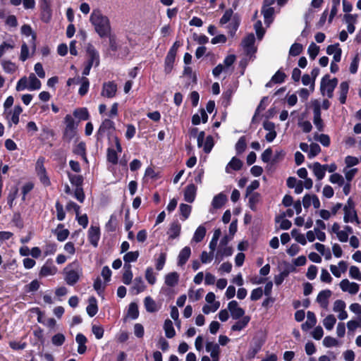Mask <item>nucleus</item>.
<instances>
[{
  "mask_svg": "<svg viewBox=\"0 0 361 361\" xmlns=\"http://www.w3.org/2000/svg\"><path fill=\"white\" fill-rule=\"evenodd\" d=\"M206 235V228L203 226H200L195 231L193 236V240L196 243L201 242Z\"/></svg>",
  "mask_w": 361,
  "mask_h": 361,
  "instance_id": "nucleus-35",
  "label": "nucleus"
},
{
  "mask_svg": "<svg viewBox=\"0 0 361 361\" xmlns=\"http://www.w3.org/2000/svg\"><path fill=\"white\" fill-rule=\"evenodd\" d=\"M317 319L314 312L308 311L307 313V321L302 324V329L305 331H308L315 326Z\"/></svg>",
  "mask_w": 361,
  "mask_h": 361,
  "instance_id": "nucleus-17",
  "label": "nucleus"
},
{
  "mask_svg": "<svg viewBox=\"0 0 361 361\" xmlns=\"http://www.w3.org/2000/svg\"><path fill=\"white\" fill-rule=\"evenodd\" d=\"M73 115L80 121H86L89 118V113L86 108H80L75 109L73 111Z\"/></svg>",
  "mask_w": 361,
  "mask_h": 361,
  "instance_id": "nucleus-34",
  "label": "nucleus"
},
{
  "mask_svg": "<svg viewBox=\"0 0 361 361\" xmlns=\"http://www.w3.org/2000/svg\"><path fill=\"white\" fill-rule=\"evenodd\" d=\"M226 195L223 193H219L214 197L212 204L214 209H219L226 203Z\"/></svg>",
  "mask_w": 361,
  "mask_h": 361,
  "instance_id": "nucleus-22",
  "label": "nucleus"
},
{
  "mask_svg": "<svg viewBox=\"0 0 361 361\" xmlns=\"http://www.w3.org/2000/svg\"><path fill=\"white\" fill-rule=\"evenodd\" d=\"M41 87L40 80L37 78L34 73L29 75V85L28 89L30 90H39Z\"/></svg>",
  "mask_w": 361,
  "mask_h": 361,
  "instance_id": "nucleus-32",
  "label": "nucleus"
},
{
  "mask_svg": "<svg viewBox=\"0 0 361 361\" xmlns=\"http://www.w3.org/2000/svg\"><path fill=\"white\" fill-rule=\"evenodd\" d=\"M330 181L332 183H337L338 185L341 186L344 183V178L339 173H333L330 176Z\"/></svg>",
  "mask_w": 361,
  "mask_h": 361,
  "instance_id": "nucleus-61",
  "label": "nucleus"
},
{
  "mask_svg": "<svg viewBox=\"0 0 361 361\" xmlns=\"http://www.w3.org/2000/svg\"><path fill=\"white\" fill-rule=\"evenodd\" d=\"M21 33L26 36L32 35V39H31L32 45L31 46H32V51L34 52L36 49V44H35L36 35L32 33L31 27L29 25H23L21 27Z\"/></svg>",
  "mask_w": 361,
  "mask_h": 361,
  "instance_id": "nucleus-21",
  "label": "nucleus"
},
{
  "mask_svg": "<svg viewBox=\"0 0 361 361\" xmlns=\"http://www.w3.org/2000/svg\"><path fill=\"white\" fill-rule=\"evenodd\" d=\"M286 78V75L281 72V71H278L272 77L271 81L275 83H281L284 81Z\"/></svg>",
  "mask_w": 361,
  "mask_h": 361,
  "instance_id": "nucleus-60",
  "label": "nucleus"
},
{
  "mask_svg": "<svg viewBox=\"0 0 361 361\" xmlns=\"http://www.w3.org/2000/svg\"><path fill=\"white\" fill-rule=\"evenodd\" d=\"M89 305L87 307V312L90 317H94L98 311L97 300L94 297H90L88 300Z\"/></svg>",
  "mask_w": 361,
  "mask_h": 361,
  "instance_id": "nucleus-26",
  "label": "nucleus"
},
{
  "mask_svg": "<svg viewBox=\"0 0 361 361\" xmlns=\"http://www.w3.org/2000/svg\"><path fill=\"white\" fill-rule=\"evenodd\" d=\"M23 109L20 106H16L13 109V111L11 116V121L14 124H18L19 122V116L22 113Z\"/></svg>",
  "mask_w": 361,
  "mask_h": 361,
  "instance_id": "nucleus-49",
  "label": "nucleus"
},
{
  "mask_svg": "<svg viewBox=\"0 0 361 361\" xmlns=\"http://www.w3.org/2000/svg\"><path fill=\"white\" fill-rule=\"evenodd\" d=\"M243 164V163L240 159L234 157L227 164L226 167V172L230 173L231 169L234 171H239L241 169Z\"/></svg>",
  "mask_w": 361,
  "mask_h": 361,
  "instance_id": "nucleus-18",
  "label": "nucleus"
},
{
  "mask_svg": "<svg viewBox=\"0 0 361 361\" xmlns=\"http://www.w3.org/2000/svg\"><path fill=\"white\" fill-rule=\"evenodd\" d=\"M81 86L79 89V94L81 96H84L88 91L89 88V80L86 77H82L80 79Z\"/></svg>",
  "mask_w": 361,
  "mask_h": 361,
  "instance_id": "nucleus-42",
  "label": "nucleus"
},
{
  "mask_svg": "<svg viewBox=\"0 0 361 361\" xmlns=\"http://www.w3.org/2000/svg\"><path fill=\"white\" fill-rule=\"evenodd\" d=\"M314 118L313 123L319 131L324 129L323 121L321 118V109L319 106H314L313 109Z\"/></svg>",
  "mask_w": 361,
  "mask_h": 361,
  "instance_id": "nucleus-15",
  "label": "nucleus"
},
{
  "mask_svg": "<svg viewBox=\"0 0 361 361\" xmlns=\"http://www.w3.org/2000/svg\"><path fill=\"white\" fill-rule=\"evenodd\" d=\"M344 217L343 220L345 223L349 221H353V220H356L357 223L359 221L357 219V214L355 210L344 212Z\"/></svg>",
  "mask_w": 361,
  "mask_h": 361,
  "instance_id": "nucleus-47",
  "label": "nucleus"
},
{
  "mask_svg": "<svg viewBox=\"0 0 361 361\" xmlns=\"http://www.w3.org/2000/svg\"><path fill=\"white\" fill-rule=\"evenodd\" d=\"M255 38L254 34L250 33L247 35L242 41V46L247 55H252L256 51L254 47Z\"/></svg>",
  "mask_w": 361,
  "mask_h": 361,
  "instance_id": "nucleus-5",
  "label": "nucleus"
},
{
  "mask_svg": "<svg viewBox=\"0 0 361 361\" xmlns=\"http://www.w3.org/2000/svg\"><path fill=\"white\" fill-rule=\"evenodd\" d=\"M90 21L93 25L95 32L100 37L109 36L111 27L109 18L99 9H94L90 15Z\"/></svg>",
  "mask_w": 361,
  "mask_h": 361,
  "instance_id": "nucleus-1",
  "label": "nucleus"
},
{
  "mask_svg": "<svg viewBox=\"0 0 361 361\" xmlns=\"http://www.w3.org/2000/svg\"><path fill=\"white\" fill-rule=\"evenodd\" d=\"M314 139L319 141L323 146L328 147L330 145V138L328 135L326 134H315Z\"/></svg>",
  "mask_w": 361,
  "mask_h": 361,
  "instance_id": "nucleus-44",
  "label": "nucleus"
},
{
  "mask_svg": "<svg viewBox=\"0 0 361 361\" xmlns=\"http://www.w3.org/2000/svg\"><path fill=\"white\" fill-rule=\"evenodd\" d=\"M69 180L71 183L75 185L76 188L82 187V182H83V178L80 175H73V174H68Z\"/></svg>",
  "mask_w": 361,
  "mask_h": 361,
  "instance_id": "nucleus-43",
  "label": "nucleus"
},
{
  "mask_svg": "<svg viewBox=\"0 0 361 361\" xmlns=\"http://www.w3.org/2000/svg\"><path fill=\"white\" fill-rule=\"evenodd\" d=\"M345 303L342 300H337L334 303L333 310L335 312H340L345 309Z\"/></svg>",
  "mask_w": 361,
  "mask_h": 361,
  "instance_id": "nucleus-63",
  "label": "nucleus"
},
{
  "mask_svg": "<svg viewBox=\"0 0 361 361\" xmlns=\"http://www.w3.org/2000/svg\"><path fill=\"white\" fill-rule=\"evenodd\" d=\"M310 169H312L314 176L317 177V180H322L324 176L325 172L326 171V166H324L319 162H314L312 164L308 166Z\"/></svg>",
  "mask_w": 361,
  "mask_h": 361,
  "instance_id": "nucleus-13",
  "label": "nucleus"
},
{
  "mask_svg": "<svg viewBox=\"0 0 361 361\" xmlns=\"http://www.w3.org/2000/svg\"><path fill=\"white\" fill-rule=\"evenodd\" d=\"M254 27H255L256 35H257L258 39H261L264 34V30L262 27V23L261 20H257L255 23Z\"/></svg>",
  "mask_w": 361,
  "mask_h": 361,
  "instance_id": "nucleus-59",
  "label": "nucleus"
},
{
  "mask_svg": "<svg viewBox=\"0 0 361 361\" xmlns=\"http://www.w3.org/2000/svg\"><path fill=\"white\" fill-rule=\"evenodd\" d=\"M319 51V47L317 46L314 42H312L308 47V54L310 57L314 60L318 55Z\"/></svg>",
  "mask_w": 361,
  "mask_h": 361,
  "instance_id": "nucleus-53",
  "label": "nucleus"
},
{
  "mask_svg": "<svg viewBox=\"0 0 361 361\" xmlns=\"http://www.w3.org/2000/svg\"><path fill=\"white\" fill-rule=\"evenodd\" d=\"M56 271L57 269L56 267L45 264L42 267L39 274L42 276L54 275L56 273Z\"/></svg>",
  "mask_w": 361,
  "mask_h": 361,
  "instance_id": "nucleus-36",
  "label": "nucleus"
},
{
  "mask_svg": "<svg viewBox=\"0 0 361 361\" xmlns=\"http://www.w3.org/2000/svg\"><path fill=\"white\" fill-rule=\"evenodd\" d=\"M64 273L66 283L73 286L82 274V268L78 262H73L64 269Z\"/></svg>",
  "mask_w": 361,
  "mask_h": 361,
  "instance_id": "nucleus-2",
  "label": "nucleus"
},
{
  "mask_svg": "<svg viewBox=\"0 0 361 361\" xmlns=\"http://www.w3.org/2000/svg\"><path fill=\"white\" fill-rule=\"evenodd\" d=\"M336 322V319L333 314L328 315L324 320L323 324L327 330H331Z\"/></svg>",
  "mask_w": 361,
  "mask_h": 361,
  "instance_id": "nucleus-39",
  "label": "nucleus"
},
{
  "mask_svg": "<svg viewBox=\"0 0 361 361\" xmlns=\"http://www.w3.org/2000/svg\"><path fill=\"white\" fill-rule=\"evenodd\" d=\"M213 147H214L213 137L212 135H209L205 139L203 150L207 154L209 153Z\"/></svg>",
  "mask_w": 361,
  "mask_h": 361,
  "instance_id": "nucleus-50",
  "label": "nucleus"
},
{
  "mask_svg": "<svg viewBox=\"0 0 361 361\" xmlns=\"http://www.w3.org/2000/svg\"><path fill=\"white\" fill-rule=\"evenodd\" d=\"M206 351L210 353L211 357H217L220 354V348L219 344L214 342H207Z\"/></svg>",
  "mask_w": 361,
  "mask_h": 361,
  "instance_id": "nucleus-24",
  "label": "nucleus"
},
{
  "mask_svg": "<svg viewBox=\"0 0 361 361\" xmlns=\"http://www.w3.org/2000/svg\"><path fill=\"white\" fill-rule=\"evenodd\" d=\"M175 54L168 53L165 58V68L164 71L166 74L171 73L173 69V65L176 59Z\"/></svg>",
  "mask_w": 361,
  "mask_h": 361,
  "instance_id": "nucleus-30",
  "label": "nucleus"
},
{
  "mask_svg": "<svg viewBox=\"0 0 361 361\" xmlns=\"http://www.w3.org/2000/svg\"><path fill=\"white\" fill-rule=\"evenodd\" d=\"M339 101L341 104H345L346 102L347 94L349 90V85L348 82H342L339 87Z\"/></svg>",
  "mask_w": 361,
  "mask_h": 361,
  "instance_id": "nucleus-25",
  "label": "nucleus"
},
{
  "mask_svg": "<svg viewBox=\"0 0 361 361\" xmlns=\"http://www.w3.org/2000/svg\"><path fill=\"white\" fill-rule=\"evenodd\" d=\"M331 291L330 290H322L317 297V302L320 306L324 309H326L329 305V298L331 295Z\"/></svg>",
  "mask_w": 361,
  "mask_h": 361,
  "instance_id": "nucleus-12",
  "label": "nucleus"
},
{
  "mask_svg": "<svg viewBox=\"0 0 361 361\" xmlns=\"http://www.w3.org/2000/svg\"><path fill=\"white\" fill-rule=\"evenodd\" d=\"M247 147L246 139L245 136L240 137L237 143L235 144V150L237 154L243 153Z\"/></svg>",
  "mask_w": 361,
  "mask_h": 361,
  "instance_id": "nucleus-41",
  "label": "nucleus"
},
{
  "mask_svg": "<svg viewBox=\"0 0 361 361\" xmlns=\"http://www.w3.org/2000/svg\"><path fill=\"white\" fill-rule=\"evenodd\" d=\"M107 160L113 164L118 163V156L116 152L111 148L107 150Z\"/></svg>",
  "mask_w": 361,
  "mask_h": 361,
  "instance_id": "nucleus-56",
  "label": "nucleus"
},
{
  "mask_svg": "<svg viewBox=\"0 0 361 361\" xmlns=\"http://www.w3.org/2000/svg\"><path fill=\"white\" fill-rule=\"evenodd\" d=\"M36 171L41 182L44 185H49L50 184V181L48 176H47L46 169L44 166V158L38 159L36 163Z\"/></svg>",
  "mask_w": 361,
  "mask_h": 361,
  "instance_id": "nucleus-4",
  "label": "nucleus"
},
{
  "mask_svg": "<svg viewBox=\"0 0 361 361\" xmlns=\"http://www.w3.org/2000/svg\"><path fill=\"white\" fill-rule=\"evenodd\" d=\"M233 16V10L231 8L227 9L220 19V24L224 25L227 23L232 20Z\"/></svg>",
  "mask_w": 361,
  "mask_h": 361,
  "instance_id": "nucleus-51",
  "label": "nucleus"
},
{
  "mask_svg": "<svg viewBox=\"0 0 361 361\" xmlns=\"http://www.w3.org/2000/svg\"><path fill=\"white\" fill-rule=\"evenodd\" d=\"M191 254V250L189 247H185L178 255V264L179 266L184 265L189 259Z\"/></svg>",
  "mask_w": 361,
  "mask_h": 361,
  "instance_id": "nucleus-23",
  "label": "nucleus"
},
{
  "mask_svg": "<svg viewBox=\"0 0 361 361\" xmlns=\"http://www.w3.org/2000/svg\"><path fill=\"white\" fill-rule=\"evenodd\" d=\"M66 128L76 130L78 127V123H75L73 117L68 114L65 117Z\"/></svg>",
  "mask_w": 361,
  "mask_h": 361,
  "instance_id": "nucleus-54",
  "label": "nucleus"
},
{
  "mask_svg": "<svg viewBox=\"0 0 361 361\" xmlns=\"http://www.w3.org/2000/svg\"><path fill=\"white\" fill-rule=\"evenodd\" d=\"M144 305L148 312H155L158 310L156 302L150 296L145 298Z\"/></svg>",
  "mask_w": 361,
  "mask_h": 361,
  "instance_id": "nucleus-28",
  "label": "nucleus"
},
{
  "mask_svg": "<svg viewBox=\"0 0 361 361\" xmlns=\"http://www.w3.org/2000/svg\"><path fill=\"white\" fill-rule=\"evenodd\" d=\"M262 13L264 16V23L269 26L273 20V16L274 14V8L273 7L262 6Z\"/></svg>",
  "mask_w": 361,
  "mask_h": 361,
  "instance_id": "nucleus-19",
  "label": "nucleus"
},
{
  "mask_svg": "<svg viewBox=\"0 0 361 361\" xmlns=\"http://www.w3.org/2000/svg\"><path fill=\"white\" fill-rule=\"evenodd\" d=\"M87 54L89 57L87 64H92V66L94 65L95 66H98L99 64V56L97 51L94 49L92 44H87Z\"/></svg>",
  "mask_w": 361,
  "mask_h": 361,
  "instance_id": "nucleus-7",
  "label": "nucleus"
},
{
  "mask_svg": "<svg viewBox=\"0 0 361 361\" xmlns=\"http://www.w3.org/2000/svg\"><path fill=\"white\" fill-rule=\"evenodd\" d=\"M179 275L177 272H171L165 276V283L168 286L173 287L178 282Z\"/></svg>",
  "mask_w": 361,
  "mask_h": 361,
  "instance_id": "nucleus-27",
  "label": "nucleus"
},
{
  "mask_svg": "<svg viewBox=\"0 0 361 361\" xmlns=\"http://www.w3.org/2000/svg\"><path fill=\"white\" fill-rule=\"evenodd\" d=\"M139 257V252L135 251V252H127L123 256V260L126 263H130L133 262H135Z\"/></svg>",
  "mask_w": 361,
  "mask_h": 361,
  "instance_id": "nucleus-45",
  "label": "nucleus"
},
{
  "mask_svg": "<svg viewBox=\"0 0 361 361\" xmlns=\"http://www.w3.org/2000/svg\"><path fill=\"white\" fill-rule=\"evenodd\" d=\"M263 295V290L261 287L254 289L250 295V299L252 301L257 300L262 298Z\"/></svg>",
  "mask_w": 361,
  "mask_h": 361,
  "instance_id": "nucleus-62",
  "label": "nucleus"
},
{
  "mask_svg": "<svg viewBox=\"0 0 361 361\" xmlns=\"http://www.w3.org/2000/svg\"><path fill=\"white\" fill-rule=\"evenodd\" d=\"M340 287L344 292L350 294H356L359 291V285L355 282H350L348 279H343L340 282Z\"/></svg>",
  "mask_w": 361,
  "mask_h": 361,
  "instance_id": "nucleus-9",
  "label": "nucleus"
},
{
  "mask_svg": "<svg viewBox=\"0 0 361 361\" xmlns=\"http://www.w3.org/2000/svg\"><path fill=\"white\" fill-rule=\"evenodd\" d=\"M302 51V45L299 43H294L289 51V54L293 56L299 55Z\"/></svg>",
  "mask_w": 361,
  "mask_h": 361,
  "instance_id": "nucleus-52",
  "label": "nucleus"
},
{
  "mask_svg": "<svg viewBox=\"0 0 361 361\" xmlns=\"http://www.w3.org/2000/svg\"><path fill=\"white\" fill-rule=\"evenodd\" d=\"M128 316L135 319L139 316L137 305L135 302H131L128 310Z\"/></svg>",
  "mask_w": 361,
  "mask_h": 361,
  "instance_id": "nucleus-40",
  "label": "nucleus"
},
{
  "mask_svg": "<svg viewBox=\"0 0 361 361\" xmlns=\"http://www.w3.org/2000/svg\"><path fill=\"white\" fill-rule=\"evenodd\" d=\"M164 329L166 336L171 338L175 336L176 331L173 326V322L170 319H166L164 324Z\"/></svg>",
  "mask_w": 361,
  "mask_h": 361,
  "instance_id": "nucleus-29",
  "label": "nucleus"
},
{
  "mask_svg": "<svg viewBox=\"0 0 361 361\" xmlns=\"http://www.w3.org/2000/svg\"><path fill=\"white\" fill-rule=\"evenodd\" d=\"M249 197V207L252 210L256 209V204L259 202L260 199V195L258 192H254L250 194Z\"/></svg>",
  "mask_w": 361,
  "mask_h": 361,
  "instance_id": "nucleus-37",
  "label": "nucleus"
},
{
  "mask_svg": "<svg viewBox=\"0 0 361 361\" xmlns=\"http://www.w3.org/2000/svg\"><path fill=\"white\" fill-rule=\"evenodd\" d=\"M146 288V286L141 276L135 277L133 286L130 288V291L133 294L137 295L141 292H143Z\"/></svg>",
  "mask_w": 361,
  "mask_h": 361,
  "instance_id": "nucleus-14",
  "label": "nucleus"
},
{
  "mask_svg": "<svg viewBox=\"0 0 361 361\" xmlns=\"http://www.w3.org/2000/svg\"><path fill=\"white\" fill-rule=\"evenodd\" d=\"M117 85L114 82H108L103 84L102 95L107 98H112L116 95Z\"/></svg>",
  "mask_w": 361,
  "mask_h": 361,
  "instance_id": "nucleus-8",
  "label": "nucleus"
},
{
  "mask_svg": "<svg viewBox=\"0 0 361 361\" xmlns=\"http://www.w3.org/2000/svg\"><path fill=\"white\" fill-rule=\"evenodd\" d=\"M228 309L233 319H238L245 317V310L238 306V303L235 300H232L228 303Z\"/></svg>",
  "mask_w": 361,
  "mask_h": 361,
  "instance_id": "nucleus-6",
  "label": "nucleus"
},
{
  "mask_svg": "<svg viewBox=\"0 0 361 361\" xmlns=\"http://www.w3.org/2000/svg\"><path fill=\"white\" fill-rule=\"evenodd\" d=\"M240 25V18L238 14H234L233 18L231 20V23L230 24V34L231 36H233L238 28Z\"/></svg>",
  "mask_w": 361,
  "mask_h": 361,
  "instance_id": "nucleus-38",
  "label": "nucleus"
},
{
  "mask_svg": "<svg viewBox=\"0 0 361 361\" xmlns=\"http://www.w3.org/2000/svg\"><path fill=\"white\" fill-rule=\"evenodd\" d=\"M145 279L149 284L153 285L155 283L157 279L152 267H148L146 269Z\"/></svg>",
  "mask_w": 361,
  "mask_h": 361,
  "instance_id": "nucleus-46",
  "label": "nucleus"
},
{
  "mask_svg": "<svg viewBox=\"0 0 361 361\" xmlns=\"http://www.w3.org/2000/svg\"><path fill=\"white\" fill-rule=\"evenodd\" d=\"M197 188L194 184L188 185L184 191V199L186 202L192 203L195 198Z\"/></svg>",
  "mask_w": 361,
  "mask_h": 361,
  "instance_id": "nucleus-16",
  "label": "nucleus"
},
{
  "mask_svg": "<svg viewBox=\"0 0 361 361\" xmlns=\"http://www.w3.org/2000/svg\"><path fill=\"white\" fill-rule=\"evenodd\" d=\"M54 233L56 235L57 240L59 241H63L68 238V236L69 235V231L68 229H63V230L56 229L54 231Z\"/></svg>",
  "mask_w": 361,
  "mask_h": 361,
  "instance_id": "nucleus-58",
  "label": "nucleus"
},
{
  "mask_svg": "<svg viewBox=\"0 0 361 361\" xmlns=\"http://www.w3.org/2000/svg\"><path fill=\"white\" fill-rule=\"evenodd\" d=\"M111 129H114V123L109 119H105L102 123L99 130L97 132V140H100L104 135L105 133Z\"/></svg>",
  "mask_w": 361,
  "mask_h": 361,
  "instance_id": "nucleus-10",
  "label": "nucleus"
},
{
  "mask_svg": "<svg viewBox=\"0 0 361 361\" xmlns=\"http://www.w3.org/2000/svg\"><path fill=\"white\" fill-rule=\"evenodd\" d=\"M250 320V317L249 316L243 317L241 320L237 322L231 326V330L233 331L242 330L247 325Z\"/></svg>",
  "mask_w": 361,
  "mask_h": 361,
  "instance_id": "nucleus-31",
  "label": "nucleus"
},
{
  "mask_svg": "<svg viewBox=\"0 0 361 361\" xmlns=\"http://www.w3.org/2000/svg\"><path fill=\"white\" fill-rule=\"evenodd\" d=\"M180 225L178 222H173L171 224L168 233L171 238L174 239L180 235Z\"/></svg>",
  "mask_w": 361,
  "mask_h": 361,
  "instance_id": "nucleus-33",
  "label": "nucleus"
},
{
  "mask_svg": "<svg viewBox=\"0 0 361 361\" xmlns=\"http://www.w3.org/2000/svg\"><path fill=\"white\" fill-rule=\"evenodd\" d=\"M179 209L183 219H188L191 212V207L186 204H180Z\"/></svg>",
  "mask_w": 361,
  "mask_h": 361,
  "instance_id": "nucleus-57",
  "label": "nucleus"
},
{
  "mask_svg": "<svg viewBox=\"0 0 361 361\" xmlns=\"http://www.w3.org/2000/svg\"><path fill=\"white\" fill-rule=\"evenodd\" d=\"M338 84L337 78H334L332 80L329 79V75H325L321 81L320 89L321 92L323 94H324V92L326 91V94L329 98H331L333 97V92Z\"/></svg>",
  "mask_w": 361,
  "mask_h": 361,
  "instance_id": "nucleus-3",
  "label": "nucleus"
},
{
  "mask_svg": "<svg viewBox=\"0 0 361 361\" xmlns=\"http://www.w3.org/2000/svg\"><path fill=\"white\" fill-rule=\"evenodd\" d=\"M75 341L78 344V353L80 355L84 354L87 350L85 343H87V338L82 334H78L75 337Z\"/></svg>",
  "mask_w": 361,
  "mask_h": 361,
  "instance_id": "nucleus-20",
  "label": "nucleus"
},
{
  "mask_svg": "<svg viewBox=\"0 0 361 361\" xmlns=\"http://www.w3.org/2000/svg\"><path fill=\"white\" fill-rule=\"evenodd\" d=\"M321 152L320 146L317 143H312L310 145L309 158H313Z\"/></svg>",
  "mask_w": 361,
  "mask_h": 361,
  "instance_id": "nucleus-55",
  "label": "nucleus"
},
{
  "mask_svg": "<svg viewBox=\"0 0 361 361\" xmlns=\"http://www.w3.org/2000/svg\"><path fill=\"white\" fill-rule=\"evenodd\" d=\"M65 339V336L63 334L59 333L51 338V342L56 346H61L63 344Z\"/></svg>",
  "mask_w": 361,
  "mask_h": 361,
  "instance_id": "nucleus-48",
  "label": "nucleus"
},
{
  "mask_svg": "<svg viewBox=\"0 0 361 361\" xmlns=\"http://www.w3.org/2000/svg\"><path fill=\"white\" fill-rule=\"evenodd\" d=\"M100 238V230L97 226H92L88 231V238L90 243L94 246L97 247L98 241Z\"/></svg>",
  "mask_w": 361,
  "mask_h": 361,
  "instance_id": "nucleus-11",
  "label": "nucleus"
},
{
  "mask_svg": "<svg viewBox=\"0 0 361 361\" xmlns=\"http://www.w3.org/2000/svg\"><path fill=\"white\" fill-rule=\"evenodd\" d=\"M349 274L350 277H352L353 279L361 280V273L358 267L355 266L350 267L349 270Z\"/></svg>",
  "mask_w": 361,
  "mask_h": 361,
  "instance_id": "nucleus-64",
  "label": "nucleus"
}]
</instances>
